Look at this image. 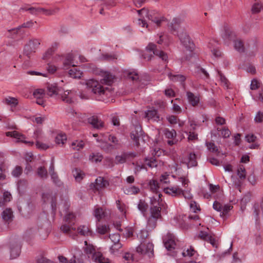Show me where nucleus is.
<instances>
[{
	"mask_svg": "<svg viewBox=\"0 0 263 263\" xmlns=\"http://www.w3.org/2000/svg\"><path fill=\"white\" fill-rule=\"evenodd\" d=\"M102 78L100 79V83L93 80H90L86 83V85L91 89L92 92L94 93L103 95H107V92L109 91V88L103 87L102 84H105L110 86L112 84L115 79V76L109 72L105 71L102 73Z\"/></svg>",
	"mask_w": 263,
	"mask_h": 263,
	"instance_id": "1",
	"label": "nucleus"
},
{
	"mask_svg": "<svg viewBox=\"0 0 263 263\" xmlns=\"http://www.w3.org/2000/svg\"><path fill=\"white\" fill-rule=\"evenodd\" d=\"M163 202L160 194L158 196L151 197L150 216L147 221V226L154 229L157 225V220L161 218V211Z\"/></svg>",
	"mask_w": 263,
	"mask_h": 263,
	"instance_id": "2",
	"label": "nucleus"
},
{
	"mask_svg": "<svg viewBox=\"0 0 263 263\" xmlns=\"http://www.w3.org/2000/svg\"><path fill=\"white\" fill-rule=\"evenodd\" d=\"M139 15L146 16L149 21H151L152 23H153L156 25L157 27L161 25L162 22L164 21L163 17H160L158 14H155L154 12L151 11L148 12L147 9L143 8L141 10L137 11ZM138 24L143 27H145L148 28L149 25L146 22L145 20L143 18H139L138 20Z\"/></svg>",
	"mask_w": 263,
	"mask_h": 263,
	"instance_id": "3",
	"label": "nucleus"
},
{
	"mask_svg": "<svg viewBox=\"0 0 263 263\" xmlns=\"http://www.w3.org/2000/svg\"><path fill=\"white\" fill-rule=\"evenodd\" d=\"M179 38L185 50L184 51L186 55L185 60H189L194 55L195 44L191 41L189 35L186 32H180L178 35Z\"/></svg>",
	"mask_w": 263,
	"mask_h": 263,
	"instance_id": "4",
	"label": "nucleus"
},
{
	"mask_svg": "<svg viewBox=\"0 0 263 263\" xmlns=\"http://www.w3.org/2000/svg\"><path fill=\"white\" fill-rule=\"evenodd\" d=\"M222 37L226 44H229L230 41H233L234 48L239 52L245 51L244 44L242 41L236 37L235 32L230 29H226L222 35Z\"/></svg>",
	"mask_w": 263,
	"mask_h": 263,
	"instance_id": "5",
	"label": "nucleus"
},
{
	"mask_svg": "<svg viewBox=\"0 0 263 263\" xmlns=\"http://www.w3.org/2000/svg\"><path fill=\"white\" fill-rule=\"evenodd\" d=\"M40 44L41 40L40 39H32L30 40L25 46L24 53L29 57L32 53L35 52Z\"/></svg>",
	"mask_w": 263,
	"mask_h": 263,
	"instance_id": "6",
	"label": "nucleus"
},
{
	"mask_svg": "<svg viewBox=\"0 0 263 263\" xmlns=\"http://www.w3.org/2000/svg\"><path fill=\"white\" fill-rule=\"evenodd\" d=\"M213 208L215 210L220 212V216L221 217L224 218L232 210L233 206L229 204L222 205L220 202L215 201L213 203Z\"/></svg>",
	"mask_w": 263,
	"mask_h": 263,
	"instance_id": "7",
	"label": "nucleus"
},
{
	"mask_svg": "<svg viewBox=\"0 0 263 263\" xmlns=\"http://www.w3.org/2000/svg\"><path fill=\"white\" fill-rule=\"evenodd\" d=\"M137 252L141 254L147 255L149 257L153 255L154 246L152 243H142L137 247Z\"/></svg>",
	"mask_w": 263,
	"mask_h": 263,
	"instance_id": "8",
	"label": "nucleus"
},
{
	"mask_svg": "<svg viewBox=\"0 0 263 263\" xmlns=\"http://www.w3.org/2000/svg\"><path fill=\"white\" fill-rule=\"evenodd\" d=\"M146 51L149 52L150 55L154 54L164 61L167 60V54L163 51L158 49L156 45L153 43H149L148 45L146 47Z\"/></svg>",
	"mask_w": 263,
	"mask_h": 263,
	"instance_id": "9",
	"label": "nucleus"
},
{
	"mask_svg": "<svg viewBox=\"0 0 263 263\" xmlns=\"http://www.w3.org/2000/svg\"><path fill=\"white\" fill-rule=\"evenodd\" d=\"M25 11H28L30 13L33 15H38L39 14H44L47 15H52L53 13V10L45 9L42 8H36L34 7L26 6L22 8Z\"/></svg>",
	"mask_w": 263,
	"mask_h": 263,
	"instance_id": "10",
	"label": "nucleus"
},
{
	"mask_svg": "<svg viewBox=\"0 0 263 263\" xmlns=\"http://www.w3.org/2000/svg\"><path fill=\"white\" fill-rule=\"evenodd\" d=\"M6 135L7 137H11L16 139V142H22L25 144H27L30 146H32L34 144V142L32 141H28L25 140V136L15 130L6 132Z\"/></svg>",
	"mask_w": 263,
	"mask_h": 263,
	"instance_id": "11",
	"label": "nucleus"
},
{
	"mask_svg": "<svg viewBox=\"0 0 263 263\" xmlns=\"http://www.w3.org/2000/svg\"><path fill=\"white\" fill-rule=\"evenodd\" d=\"M164 246L168 251H172L175 249L176 243L174 235L167 234L163 238Z\"/></svg>",
	"mask_w": 263,
	"mask_h": 263,
	"instance_id": "12",
	"label": "nucleus"
},
{
	"mask_svg": "<svg viewBox=\"0 0 263 263\" xmlns=\"http://www.w3.org/2000/svg\"><path fill=\"white\" fill-rule=\"evenodd\" d=\"M109 185L107 180L101 177H98L95 181V183H91L90 185L91 189H94L96 190L99 191Z\"/></svg>",
	"mask_w": 263,
	"mask_h": 263,
	"instance_id": "13",
	"label": "nucleus"
},
{
	"mask_svg": "<svg viewBox=\"0 0 263 263\" xmlns=\"http://www.w3.org/2000/svg\"><path fill=\"white\" fill-rule=\"evenodd\" d=\"M56 196L50 193H43L42 199L45 203L50 202L53 211L56 210Z\"/></svg>",
	"mask_w": 263,
	"mask_h": 263,
	"instance_id": "14",
	"label": "nucleus"
},
{
	"mask_svg": "<svg viewBox=\"0 0 263 263\" xmlns=\"http://www.w3.org/2000/svg\"><path fill=\"white\" fill-rule=\"evenodd\" d=\"M198 237L203 240L209 242L213 247H217L216 241L215 238L207 232L202 231H200Z\"/></svg>",
	"mask_w": 263,
	"mask_h": 263,
	"instance_id": "15",
	"label": "nucleus"
},
{
	"mask_svg": "<svg viewBox=\"0 0 263 263\" xmlns=\"http://www.w3.org/2000/svg\"><path fill=\"white\" fill-rule=\"evenodd\" d=\"M164 192L166 194L172 196L180 197L182 193V190L177 186L167 187L164 189Z\"/></svg>",
	"mask_w": 263,
	"mask_h": 263,
	"instance_id": "16",
	"label": "nucleus"
},
{
	"mask_svg": "<svg viewBox=\"0 0 263 263\" xmlns=\"http://www.w3.org/2000/svg\"><path fill=\"white\" fill-rule=\"evenodd\" d=\"M186 96L189 103L194 107L198 106L200 102V95H195L191 91L186 92Z\"/></svg>",
	"mask_w": 263,
	"mask_h": 263,
	"instance_id": "17",
	"label": "nucleus"
},
{
	"mask_svg": "<svg viewBox=\"0 0 263 263\" xmlns=\"http://www.w3.org/2000/svg\"><path fill=\"white\" fill-rule=\"evenodd\" d=\"M145 117L148 120H151L154 121H158L160 120V117L157 110L153 108L145 111Z\"/></svg>",
	"mask_w": 263,
	"mask_h": 263,
	"instance_id": "18",
	"label": "nucleus"
},
{
	"mask_svg": "<svg viewBox=\"0 0 263 263\" xmlns=\"http://www.w3.org/2000/svg\"><path fill=\"white\" fill-rule=\"evenodd\" d=\"M88 122L97 129H100L104 126V122L95 116L88 118Z\"/></svg>",
	"mask_w": 263,
	"mask_h": 263,
	"instance_id": "19",
	"label": "nucleus"
},
{
	"mask_svg": "<svg viewBox=\"0 0 263 263\" xmlns=\"http://www.w3.org/2000/svg\"><path fill=\"white\" fill-rule=\"evenodd\" d=\"M61 231L66 234L71 235L72 231H75L76 228L74 227V224L71 223H67L64 221L60 228Z\"/></svg>",
	"mask_w": 263,
	"mask_h": 263,
	"instance_id": "20",
	"label": "nucleus"
},
{
	"mask_svg": "<svg viewBox=\"0 0 263 263\" xmlns=\"http://www.w3.org/2000/svg\"><path fill=\"white\" fill-rule=\"evenodd\" d=\"M21 253V246L18 243H12L10 246V257L11 259L17 258Z\"/></svg>",
	"mask_w": 263,
	"mask_h": 263,
	"instance_id": "21",
	"label": "nucleus"
},
{
	"mask_svg": "<svg viewBox=\"0 0 263 263\" xmlns=\"http://www.w3.org/2000/svg\"><path fill=\"white\" fill-rule=\"evenodd\" d=\"M142 135V128L140 125H137L135 126V131H133L130 133L131 138L135 142L138 146L139 144V139Z\"/></svg>",
	"mask_w": 263,
	"mask_h": 263,
	"instance_id": "22",
	"label": "nucleus"
},
{
	"mask_svg": "<svg viewBox=\"0 0 263 263\" xmlns=\"http://www.w3.org/2000/svg\"><path fill=\"white\" fill-rule=\"evenodd\" d=\"M124 76L129 80L137 81L139 79V74L135 70H126L124 71Z\"/></svg>",
	"mask_w": 263,
	"mask_h": 263,
	"instance_id": "23",
	"label": "nucleus"
},
{
	"mask_svg": "<svg viewBox=\"0 0 263 263\" xmlns=\"http://www.w3.org/2000/svg\"><path fill=\"white\" fill-rule=\"evenodd\" d=\"M47 93L50 97L59 95L62 89L58 87L56 84H49L47 86Z\"/></svg>",
	"mask_w": 263,
	"mask_h": 263,
	"instance_id": "24",
	"label": "nucleus"
},
{
	"mask_svg": "<svg viewBox=\"0 0 263 263\" xmlns=\"http://www.w3.org/2000/svg\"><path fill=\"white\" fill-rule=\"evenodd\" d=\"M2 102L7 105L10 106L11 108L15 107L18 104L17 98L10 96L4 98Z\"/></svg>",
	"mask_w": 263,
	"mask_h": 263,
	"instance_id": "25",
	"label": "nucleus"
},
{
	"mask_svg": "<svg viewBox=\"0 0 263 263\" xmlns=\"http://www.w3.org/2000/svg\"><path fill=\"white\" fill-rule=\"evenodd\" d=\"M2 217L4 221L9 223L13 217V212L10 208L6 209L2 214Z\"/></svg>",
	"mask_w": 263,
	"mask_h": 263,
	"instance_id": "26",
	"label": "nucleus"
},
{
	"mask_svg": "<svg viewBox=\"0 0 263 263\" xmlns=\"http://www.w3.org/2000/svg\"><path fill=\"white\" fill-rule=\"evenodd\" d=\"M59 95H60L63 101L69 104L73 102V96L71 91L66 90L63 93L62 91Z\"/></svg>",
	"mask_w": 263,
	"mask_h": 263,
	"instance_id": "27",
	"label": "nucleus"
},
{
	"mask_svg": "<svg viewBox=\"0 0 263 263\" xmlns=\"http://www.w3.org/2000/svg\"><path fill=\"white\" fill-rule=\"evenodd\" d=\"M148 186L149 187L150 190L153 192V193H156V196H158L159 194L161 195L160 193H159V185L158 181L156 180H151L148 182Z\"/></svg>",
	"mask_w": 263,
	"mask_h": 263,
	"instance_id": "28",
	"label": "nucleus"
},
{
	"mask_svg": "<svg viewBox=\"0 0 263 263\" xmlns=\"http://www.w3.org/2000/svg\"><path fill=\"white\" fill-rule=\"evenodd\" d=\"M77 232L82 236H91L92 232L89 228L86 225L80 226L77 229Z\"/></svg>",
	"mask_w": 263,
	"mask_h": 263,
	"instance_id": "29",
	"label": "nucleus"
},
{
	"mask_svg": "<svg viewBox=\"0 0 263 263\" xmlns=\"http://www.w3.org/2000/svg\"><path fill=\"white\" fill-rule=\"evenodd\" d=\"M188 167L196 166L197 165V157L195 153H191L188 157V161L186 162Z\"/></svg>",
	"mask_w": 263,
	"mask_h": 263,
	"instance_id": "30",
	"label": "nucleus"
},
{
	"mask_svg": "<svg viewBox=\"0 0 263 263\" xmlns=\"http://www.w3.org/2000/svg\"><path fill=\"white\" fill-rule=\"evenodd\" d=\"M93 259L96 262L99 263H109V260L108 258H105L103 256L102 253L99 252L94 253L93 255Z\"/></svg>",
	"mask_w": 263,
	"mask_h": 263,
	"instance_id": "31",
	"label": "nucleus"
},
{
	"mask_svg": "<svg viewBox=\"0 0 263 263\" xmlns=\"http://www.w3.org/2000/svg\"><path fill=\"white\" fill-rule=\"evenodd\" d=\"M76 66H72V68L70 69L68 71L69 76L74 79H79L82 75V72L78 70Z\"/></svg>",
	"mask_w": 263,
	"mask_h": 263,
	"instance_id": "32",
	"label": "nucleus"
},
{
	"mask_svg": "<svg viewBox=\"0 0 263 263\" xmlns=\"http://www.w3.org/2000/svg\"><path fill=\"white\" fill-rule=\"evenodd\" d=\"M73 56L71 53L68 54L65 58L63 62L64 67L66 68L67 67L71 65L72 66H76L73 62Z\"/></svg>",
	"mask_w": 263,
	"mask_h": 263,
	"instance_id": "33",
	"label": "nucleus"
},
{
	"mask_svg": "<svg viewBox=\"0 0 263 263\" xmlns=\"http://www.w3.org/2000/svg\"><path fill=\"white\" fill-rule=\"evenodd\" d=\"M93 215L99 221L105 216V213L102 208L98 207L94 210Z\"/></svg>",
	"mask_w": 263,
	"mask_h": 263,
	"instance_id": "34",
	"label": "nucleus"
},
{
	"mask_svg": "<svg viewBox=\"0 0 263 263\" xmlns=\"http://www.w3.org/2000/svg\"><path fill=\"white\" fill-rule=\"evenodd\" d=\"M139 187L135 185H130L125 189V193L127 195H136L140 192Z\"/></svg>",
	"mask_w": 263,
	"mask_h": 263,
	"instance_id": "35",
	"label": "nucleus"
},
{
	"mask_svg": "<svg viewBox=\"0 0 263 263\" xmlns=\"http://www.w3.org/2000/svg\"><path fill=\"white\" fill-rule=\"evenodd\" d=\"M217 130L219 132L218 135L219 136H221L224 138L229 137L231 135V132L227 127H217Z\"/></svg>",
	"mask_w": 263,
	"mask_h": 263,
	"instance_id": "36",
	"label": "nucleus"
},
{
	"mask_svg": "<svg viewBox=\"0 0 263 263\" xmlns=\"http://www.w3.org/2000/svg\"><path fill=\"white\" fill-rule=\"evenodd\" d=\"M67 140V136L65 134L60 133L55 138V142L57 144L63 145Z\"/></svg>",
	"mask_w": 263,
	"mask_h": 263,
	"instance_id": "37",
	"label": "nucleus"
},
{
	"mask_svg": "<svg viewBox=\"0 0 263 263\" xmlns=\"http://www.w3.org/2000/svg\"><path fill=\"white\" fill-rule=\"evenodd\" d=\"M103 158V156L99 153H92L89 155V159L92 162L98 163L101 162Z\"/></svg>",
	"mask_w": 263,
	"mask_h": 263,
	"instance_id": "38",
	"label": "nucleus"
},
{
	"mask_svg": "<svg viewBox=\"0 0 263 263\" xmlns=\"http://www.w3.org/2000/svg\"><path fill=\"white\" fill-rule=\"evenodd\" d=\"M181 23V19L178 18H174L172 20V21L170 25V27L171 28L172 30L174 31H176L179 28Z\"/></svg>",
	"mask_w": 263,
	"mask_h": 263,
	"instance_id": "39",
	"label": "nucleus"
},
{
	"mask_svg": "<svg viewBox=\"0 0 263 263\" xmlns=\"http://www.w3.org/2000/svg\"><path fill=\"white\" fill-rule=\"evenodd\" d=\"M75 179L78 182H80L84 176V174L80 170L76 168L72 172Z\"/></svg>",
	"mask_w": 263,
	"mask_h": 263,
	"instance_id": "40",
	"label": "nucleus"
},
{
	"mask_svg": "<svg viewBox=\"0 0 263 263\" xmlns=\"http://www.w3.org/2000/svg\"><path fill=\"white\" fill-rule=\"evenodd\" d=\"M182 255L184 257L195 256L197 255V252L192 247H190L189 248H187L186 250L182 252Z\"/></svg>",
	"mask_w": 263,
	"mask_h": 263,
	"instance_id": "41",
	"label": "nucleus"
},
{
	"mask_svg": "<svg viewBox=\"0 0 263 263\" xmlns=\"http://www.w3.org/2000/svg\"><path fill=\"white\" fill-rule=\"evenodd\" d=\"M37 175L42 179H46L48 176L47 170L44 166H40L37 170Z\"/></svg>",
	"mask_w": 263,
	"mask_h": 263,
	"instance_id": "42",
	"label": "nucleus"
},
{
	"mask_svg": "<svg viewBox=\"0 0 263 263\" xmlns=\"http://www.w3.org/2000/svg\"><path fill=\"white\" fill-rule=\"evenodd\" d=\"M168 76L173 81H179L180 82H183L185 80V78L183 75H173L171 73H169L168 74Z\"/></svg>",
	"mask_w": 263,
	"mask_h": 263,
	"instance_id": "43",
	"label": "nucleus"
},
{
	"mask_svg": "<svg viewBox=\"0 0 263 263\" xmlns=\"http://www.w3.org/2000/svg\"><path fill=\"white\" fill-rule=\"evenodd\" d=\"M149 236L148 232L146 230H141L137 234L138 238L141 241V242L144 243V241Z\"/></svg>",
	"mask_w": 263,
	"mask_h": 263,
	"instance_id": "44",
	"label": "nucleus"
},
{
	"mask_svg": "<svg viewBox=\"0 0 263 263\" xmlns=\"http://www.w3.org/2000/svg\"><path fill=\"white\" fill-rule=\"evenodd\" d=\"M84 144L82 140H76L71 143V147L74 150L79 151L82 149Z\"/></svg>",
	"mask_w": 263,
	"mask_h": 263,
	"instance_id": "45",
	"label": "nucleus"
},
{
	"mask_svg": "<svg viewBox=\"0 0 263 263\" xmlns=\"http://www.w3.org/2000/svg\"><path fill=\"white\" fill-rule=\"evenodd\" d=\"M34 24V22L32 21H28L25 23H24L18 27L12 29V31H15L17 32L20 30V29L22 28H30L33 26Z\"/></svg>",
	"mask_w": 263,
	"mask_h": 263,
	"instance_id": "46",
	"label": "nucleus"
},
{
	"mask_svg": "<svg viewBox=\"0 0 263 263\" xmlns=\"http://www.w3.org/2000/svg\"><path fill=\"white\" fill-rule=\"evenodd\" d=\"M237 175L240 179H245L246 177V171L243 165H240L237 169Z\"/></svg>",
	"mask_w": 263,
	"mask_h": 263,
	"instance_id": "47",
	"label": "nucleus"
},
{
	"mask_svg": "<svg viewBox=\"0 0 263 263\" xmlns=\"http://www.w3.org/2000/svg\"><path fill=\"white\" fill-rule=\"evenodd\" d=\"M76 216L72 213L66 214L64 218V221L67 223H71L74 224Z\"/></svg>",
	"mask_w": 263,
	"mask_h": 263,
	"instance_id": "48",
	"label": "nucleus"
},
{
	"mask_svg": "<svg viewBox=\"0 0 263 263\" xmlns=\"http://www.w3.org/2000/svg\"><path fill=\"white\" fill-rule=\"evenodd\" d=\"M163 134L168 139H172L176 136V132L174 129L170 130L168 128H165L163 130Z\"/></svg>",
	"mask_w": 263,
	"mask_h": 263,
	"instance_id": "49",
	"label": "nucleus"
},
{
	"mask_svg": "<svg viewBox=\"0 0 263 263\" xmlns=\"http://www.w3.org/2000/svg\"><path fill=\"white\" fill-rule=\"evenodd\" d=\"M109 226L107 225L99 224L97 226V232L101 235L106 234L109 231Z\"/></svg>",
	"mask_w": 263,
	"mask_h": 263,
	"instance_id": "50",
	"label": "nucleus"
},
{
	"mask_svg": "<svg viewBox=\"0 0 263 263\" xmlns=\"http://www.w3.org/2000/svg\"><path fill=\"white\" fill-rule=\"evenodd\" d=\"M138 208L143 214H144L147 210L148 205L144 201L140 200Z\"/></svg>",
	"mask_w": 263,
	"mask_h": 263,
	"instance_id": "51",
	"label": "nucleus"
},
{
	"mask_svg": "<svg viewBox=\"0 0 263 263\" xmlns=\"http://www.w3.org/2000/svg\"><path fill=\"white\" fill-rule=\"evenodd\" d=\"M262 8V5L260 3L257 2L253 4L252 7L251 11L252 13H259Z\"/></svg>",
	"mask_w": 263,
	"mask_h": 263,
	"instance_id": "52",
	"label": "nucleus"
},
{
	"mask_svg": "<svg viewBox=\"0 0 263 263\" xmlns=\"http://www.w3.org/2000/svg\"><path fill=\"white\" fill-rule=\"evenodd\" d=\"M146 164L150 167H156L158 165L157 161L154 158L151 157L150 158H145Z\"/></svg>",
	"mask_w": 263,
	"mask_h": 263,
	"instance_id": "53",
	"label": "nucleus"
},
{
	"mask_svg": "<svg viewBox=\"0 0 263 263\" xmlns=\"http://www.w3.org/2000/svg\"><path fill=\"white\" fill-rule=\"evenodd\" d=\"M122 247V245L121 243H114V244L110 247L109 251L111 254H114L116 252H117L120 249H121Z\"/></svg>",
	"mask_w": 263,
	"mask_h": 263,
	"instance_id": "54",
	"label": "nucleus"
},
{
	"mask_svg": "<svg viewBox=\"0 0 263 263\" xmlns=\"http://www.w3.org/2000/svg\"><path fill=\"white\" fill-rule=\"evenodd\" d=\"M33 95L36 99L43 98L45 96V91L43 89H37L34 90Z\"/></svg>",
	"mask_w": 263,
	"mask_h": 263,
	"instance_id": "55",
	"label": "nucleus"
},
{
	"mask_svg": "<svg viewBox=\"0 0 263 263\" xmlns=\"http://www.w3.org/2000/svg\"><path fill=\"white\" fill-rule=\"evenodd\" d=\"M126 155L125 154H123L120 156H117L115 158V161L116 164H122L126 162Z\"/></svg>",
	"mask_w": 263,
	"mask_h": 263,
	"instance_id": "56",
	"label": "nucleus"
},
{
	"mask_svg": "<svg viewBox=\"0 0 263 263\" xmlns=\"http://www.w3.org/2000/svg\"><path fill=\"white\" fill-rule=\"evenodd\" d=\"M170 175L167 173H165L162 174L160 178V180L162 183L168 184L170 183V180L168 178Z\"/></svg>",
	"mask_w": 263,
	"mask_h": 263,
	"instance_id": "57",
	"label": "nucleus"
},
{
	"mask_svg": "<svg viewBox=\"0 0 263 263\" xmlns=\"http://www.w3.org/2000/svg\"><path fill=\"white\" fill-rule=\"evenodd\" d=\"M254 121L255 123H261L263 122V112L259 111L257 112Z\"/></svg>",
	"mask_w": 263,
	"mask_h": 263,
	"instance_id": "58",
	"label": "nucleus"
},
{
	"mask_svg": "<svg viewBox=\"0 0 263 263\" xmlns=\"http://www.w3.org/2000/svg\"><path fill=\"white\" fill-rule=\"evenodd\" d=\"M109 238L113 243H118L120 241V235L118 233H115L109 235Z\"/></svg>",
	"mask_w": 263,
	"mask_h": 263,
	"instance_id": "59",
	"label": "nucleus"
},
{
	"mask_svg": "<svg viewBox=\"0 0 263 263\" xmlns=\"http://www.w3.org/2000/svg\"><path fill=\"white\" fill-rule=\"evenodd\" d=\"M84 251L87 255H92V256L94 253H97L95 252V249L93 246L91 245H89L88 246L86 247Z\"/></svg>",
	"mask_w": 263,
	"mask_h": 263,
	"instance_id": "60",
	"label": "nucleus"
},
{
	"mask_svg": "<svg viewBox=\"0 0 263 263\" xmlns=\"http://www.w3.org/2000/svg\"><path fill=\"white\" fill-rule=\"evenodd\" d=\"M54 52V47L52 46L48 49L43 55V59L44 60L48 59Z\"/></svg>",
	"mask_w": 263,
	"mask_h": 263,
	"instance_id": "61",
	"label": "nucleus"
},
{
	"mask_svg": "<svg viewBox=\"0 0 263 263\" xmlns=\"http://www.w3.org/2000/svg\"><path fill=\"white\" fill-rule=\"evenodd\" d=\"M51 179L52 180L53 183L57 185L60 186L61 182L60 180L59 179L58 176L56 173H51Z\"/></svg>",
	"mask_w": 263,
	"mask_h": 263,
	"instance_id": "62",
	"label": "nucleus"
},
{
	"mask_svg": "<svg viewBox=\"0 0 263 263\" xmlns=\"http://www.w3.org/2000/svg\"><path fill=\"white\" fill-rule=\"evenodd\" d=\"M36 148L41 150H46L49 148V146L45 143H43L39 141H36Z\"/></svg>",
	"mask_w": 263,
	"mask_h": 263,
	"instance_id": "63",
	"label": "nucleus"
},
{
	"mask_svg": "<svg viewBox=\"0 0 263 263\" xmlns=\"http://www.w3.org/2000/svg\"><path fill=\"white\" fill-rule=\"evenodd\" d=\"M22 173V168L21 167L17 166L12 172V174L14 177H18Z\"/></svg>",
	"mask_w": 263,
	"mask_h": 263,
	"instance_id": "64",
	"label": "nucleus"
}]
</instances>
